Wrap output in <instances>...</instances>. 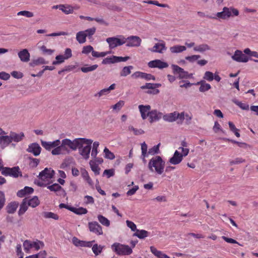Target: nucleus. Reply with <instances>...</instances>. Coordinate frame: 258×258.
Listing matches in <instances>:
<instances>
[{
	"instance_id": "64",
	"label": "nucleus",
	"mask_w": 258,
	"mask_h": 258,
	"mask_svg": "<svg viewBox=\"0 0 258 258\" xmlns=\"http://www.w3.org/2000/svg\"><path fill=\"white\" fill-rule=\"evenodd\" d=\"M124 104V102L123 101L120 100L118 101L117 103H116L115 105H113L112 106V108L114 110L117 109L119 110L122 107Z\"/></svg>"
},
{
	"instance_id": "57",
	"label": "nucleus",
	"mask_w": 258,
	"mask_h": 258,
	"mask_svg": "<svg viewBox=\"0 0 258 258\" xmlns=\"http://www.w3.org/2000/svg\"><path fill=\"white\" fill-rule=\"evenodd\" d=\"M115 60L114 58H113V55L107 57L103 59L102 61V63L103 64H110V63H114Z\"/></svg>"
},
{
	"instance_id": "10",
	"label": "nucleus",
	"mask_w": 258,
	"mask_h": 258,
	"mask_svg": "<svg viewBox=\"0 0 258 258\" xmlns=\"http://www.w3.org/2000/svg\"><path fill=\"white\" fill-rule=\"evenodd\" d=\"M167 49L165 46V42L162 40H159V42L155 43L154 46L149 49L152 52L163 53Z\"/></svg>"
},
{
	"instance_id": "18",
	"label": "nucleus",
	"mask_w": 258,
	"mask_h": 258,
	"mask_svg": "<svg viewBox=\"0 0 258 258\" xmlns=\"http://www.w3.org/2000/svg\"><path fill=\"white\" fill-rule=\"evenodd\" d=\"M139 109L141 115V117L143 120L146 119L147 117H149L151 111L150 105H140L139 106Z\"/></svg>"
},
{
	"instance_id": "58",
	"label": "nucleus",
	"mask_w": 258,
	"mask_h": 258,
	"mask_svg": "<svg viewBox=\"0 0 258 258\" xmlns=\"http://www.w3.org/2000/svg\"><path fill=\"white\" fill-rule=\"evenodd\" d=\"M159 145L154 146L152 148L150 149L148 151V154L151 155H154L159 152Z\"/></svg>"
},
{
	"instance_id": "12",
	"label": "nucleus",
	"mask_w": 258,
	"mask_h": 258,
	"mask_svg": "<svg viewBox=\"0 0 258 258\" xmlns=\"http://www.w3.org/2000/svg\"><path fill=\"white\" fill-rule=\"evenodd\" d=\"M148 66L151 68H157L160 69L166 68L168 67V64L167 62L162 61L160 59H155L150 61L148 62Z\"/></svg>"
},
{
	"instance_id": "39",
	"label": "nucleus",
	"mask_w": 258,
	"mask_h": 258,
	"mask_svg": "<svg viewBox=\"0 0 258 258\" xmlns=\"http://www.w3.org/2000/svg\"><path fill=\"white\" fill-rule=\"evenodd\" d=\"M42 215L46 219L52 218L54 220H58L59 218L57 215L51 212H44L42 213Z\"/></svg>"
},
{
	"instance_id": "36",
	"label": "nucleus",
	"mask_w": 258,
	"mask_h": 258,
	"mask_svg": "<svg viewBox=\"0 0 258 258\" xmlns=\"http://www.w3.org/2000/svg\"><path fill=\"white\" fill-rule=\"evenodd\" d=\"M133 69L132 66L124 67L120 72V77H126L131 73V70Z\"/></svg>"
},
{
	"instance_id": "55",
	"label": "nucleus",
	"mask_w": 258,
	"mask_h": 258,
	"mask_svg": "<svg viewBox=\"0 0 258 258\" xmlns=\"http://www.w3.org/2000/svg\"><path fill=\"white\" fill-rule=\"evenodd\" d=\"M200 58H201V56L200 55H192L191 56H186L185 59L190 62H194Z\"/></svg>"
},
{
	"instance_id": "26",
	"label": "nucleus",
	"mask_w": 258,
	"mask_h": 258,
	"mask_svg": "<svg viewBox=\"0 0 258 258\" xmlns=\"http://www.w3.org/2000/svg\"><path fill=\"white\" fill-rule=\"evenodd\" d=\"M34 189L33 188L29 186H25L24 189L19 190L17 195L19 197L22 198L26 196L27 194L32 193Z\"/></svg>"
},
{
	"instance_id": "60",
	"label": "nucleus",
	"mask_w": 258,
	"mask_h": 258,
	"mask_svg": "<svg viewBox=\"0 0 258 258\" xmlns=\"http://www.w3.org/2000/svg\"><path fill=\"white\" fill-rule=\"evenodd\" d=\"M113 58H114L115 63H116L121 61H126L130 58V57L128 56L122 57L113 55Z\"/></svg>"
},
{
	"instance_id": "41",
	"label": "nucleus",
	"mask_w": 258,
	"mask_h": 258,
	"mask_svg": "<svg viewBox=\"0 0 258 258\" xmlns=\"http://www.w3.org/2000/svg\"><path fill=\"white\" fill-rule=\"evenodd\" d=\"M232 102L242 110H248L249 109V105L246 103H242L236 99L232 100Z\"/></svg>"
},
{
	"instance_id": "52",
	"label": "nucleus",
	"mask_w": 258,
	"mask_h": 258,
	"mask_svg": "<svg viewBox=\"0 0 258 258\" xmlns=\"http://www.w3.org/2000/svg\"><path fill=\"white\" fill-rule=\"evenodd\" d=\"M203 78L208 81H212L214 80V74L210 71L205 72Z\"/></svg>"
},
{
	"instance_id": "37",
	"label": "nucleus",
	"mask_w": 258,
	"mask_h": 258,
	"mask_svg": "<svg viewBox=\"0 0 258 258\" xmlns=\"http://www.w3.org/2000/svg\"><path fill=\"white\" fill-rule=\"evenodd\" d=\"M98 66L97 64H94L92 66H88V64H86L84 67H81L80 70L81 71L85 73H87L89 72H92L95 70Z\"/></svg>"
},
{
	"instance_id": "4",
	"label": "nucleus",
	"mask_w": 258,
	"mask_h": 258,
	"mask_svg": "<svg viewBox=\"0 0 258 258\" xmlns=\"http://www.w3.org/2000/svg\"><path fill=\"white\" fill-rule=\"evenodd\" d=\"M54 171L51 168H45L40 172L38 175L37 185L39 186H45L49 183V180L53 177Z\"/></svg>"
},
{
	"instance_id": "61",
	"label": "nucleus",
	"mask_w": 258,
	"mask_h": 258,
	"mask_svg": "<svg viewBox=\"0 0 258 258\" xmlns=\"http://www.w3.org/2000/svg\"><path fill=\"white\" fill-rule=\"evenodd\" d=\"M114 174V171L113 169H106L104 171L103 175H106L107 178H110L113 176Z\"/></svg>"
},
{
	"instance_id": "63",
	"label": "nucleus",
	"mask_w": 258,
	"mask_h": 258,
	"mask_svg": "<svg viewBox=\"0 0 258 258\" xmlns=\"http://www.w3.org/2000/svg\"><path fill=\"white\" fill-rule=\"evenodd\" d=\"M109 92L107 88L103 89L94 95L95 97H100L103 95L108 94Z\"/></svg>"
},
{
	"instance_id": "17",
	"label": "nucleus",
	"mask_w": 258,
	"mask_h": 258,
	"mask_svg": "<svg viewBox=\"0 0 258 258\" xmlns=\"http://www.w3.org/2000/svg\"><path fill=\"white\" fill-rule=\"evenodd\" d=\"M93 242H94V240L91 241L80 240L76 237H74L72 238V242L76 246L90 247L92 246Z\"/></svg>"
},
{
	"instance_id": "32",
	"label": "nucleus",
	"mask_w": 258,
	"mask_h": 258,
	"mask_svg": "<svg viewBox=\"0 0 258 258\" xmlns=\"http://www.w3.org/2000/svg\"><path fill=\"white\" fill-rule=\"evenodd\" d=\"M84 31H79L76 34V39L78 42L82 44L86 41V36Z\"/></svg>"
},
{
	"instance_id": "56",
	"label": "nucleus",
	"mask_w": 258,
	"mask_h": 258,
	"mask_svg": "<svg viewBox=\"0 0 258 258\" xmlns=\"http://www.w3.org/2000/svg\"><path fill=\"white\" fill-rule=\"evenodd\" d=\"M18 16L21 15L24 16L28 18H31L34 16V14L32 12L27 11H22L17 13Z\"/></svg>"
},
{
	"instance_id": "16",
	"label": "nucleus",
	"mask_w": 258,
	"mask_h": 258,
	"mask_svg": "<svg viewBox=\"0 0 258 258\" xmlns=\"http://www.w3.org/2000/svg\"><path fill=\"white\" fill-rule=\"evenodd\" d=\"M41 143L43 147L46 150L50 151L52 149H54L60 144L59 140H56L53 142H46L43 140L41 141Z\"/></svg>"
},
{
	"instance_id": "40",
	"label": "nucleus",
	"mask_w": 258,
	"mask_h": 258,
	"mask_svg": "<svg viewBox=\"0 0 258 258\" xmlns=\"http://www.w3.org/2000/svg\"><path fill=\"white\" fill-rule=\"evenodd\" d=\"M198 84H200L199 90L201 92H204L209 90L211 88V85L209 84L206 83L205 81H201Z\"/></svg>"
},
{
	"instance_id": "3",
	"label": "nucleus",
	"mask_w": 258,
	"mask_h": 258,
	"mask_svg": "<svg viewBox=\"0 0 258 258\" xmlns=\"http://www.w3.org/2000/svg\"><path fill=\"white\" fill-rule=\"evenodd\" d=\"M165 167V162L159 156L152 158L149 162L148 168L149 170L153 172L154 170L159 174H161Z\"/></svg>"
},
{
	"instance_id": "1",
	"label": "nucleus",
	"mask_w": 258,
	"mask_h": 258,
	"mask_svg": "<svg viewBox=\"0 0 258 258\" xmlns=\"http://www.w3.org/2000/svg\"><path fill=\"white\" fill-rule=\"evenodd\" d=\"M92 143L93 140L91 139L85 138L75 139L74 140V147H75L73 151H76L78 148H81L83 147V145H85V147L82 148L79 151L83 158L87 160L89 158Z\"/></svg>"
},
{
	"instance_id": "28",
	"label": "nucleus",
	"mask_w": 258,
	"mask_h": 258,
	"mask_svg": "<svg viewBox=\"0 0 258 258\" xmlns=\"http://www.w3.org/2000/svg\"><path fill=\"white\" fill-rule=\"evenodd\" d=\"M170 51L172 53H177L182 52L186 49V48L184 46L176 45L170 47Z\"/></svg>"
},
{
	"instance_id": "38",
	"label": "nucleus",
	"mask_w": 258,
	"mask_h": 258,
	"mask_svg": "<svg viewBox=\"0 0 258 258\" xmlns=\"http://www.w3.org/2000/svg\"><path fill=\"white\" fill-rule=\"evenodd\" d=\"M27 203L28 206L32 208H35L39 204V201L37 197L35 196L30 200H27Z\"/></svg>"
},
{
	"instance_id": "45",
	"label": "nucleus",
	"mask_w": 258,
	"mask_h": 258,
	"mask_svg": "<svg viewBox=\"0 0 258 258\" xmlns=\"http://www.w3.org/2000/svg\"><path fill=\"white\" fill-rule=\"evenodd\" d=\"M24 249L26 252L29 253L30 249L32 248V241L26 240L23 242Z\"/></svg>"
},
{
	"instance_id": "33",
	"label": "nucleus",
	"mask_w": 258,
	"mask_h": 258,
	"mask_svg": "<svg viewBox=\"0 0 258 258\" xmlns=\"http://www.w3.org/2000/svg\"><path fill=\"white\" fill-rule=\"evenodd\" d=\"M59 10L64 13L66 14H72L74 12V8L70 5H59Z\"/></svg>"
},
{
	"instance_id": "27",
	"label": "nucleus",
	"mask_w": 258,
	"mask_h": 258,
	"mask_svg": "<svg viewBox=\"0 0 258 258\" xmlns=\"http://www.w3.org/2000/svg\"><path fill=\"white\" fill-rule=\"evenodd\" d=\"M178 113L174 112L169 114L163 115V118L165 121L172 122L178 118Z\"/></svg>"
},
{
	"instance_id": "19",
	"label": "nucleus",
	"mask_w": 258,
	"mask_h": 258,
	"mask_svg": "<svg viewBox=\"0 0 258 258\" xmlns=\"http://www.w3.org/2000/svg\"><path fill=\"white\" fill-rule=\"evenodd\" d=\"M11 143L12 142H19L22 141L25 137L23 133H20V134H17L15 132H11L9 135Z\"/></svg>"
},
{
	"instance_id": "15",
	"label": "nucleus",
	"mask_w": 258,
	"mask_h": 258,
	"mask_svg": "<svg viewBox=\"0 0 258 258\" xmlns=\"http://www.w3.org/2000/svg\"><path fill=\"white\" fill-rule=\"evenodd\" d=\"M163 113L156 109H153L151 110L149 114V122L152 123L153 122L157 121L159 120L162 117H163Z\"/></svg>"
},
{
	"instance_id": "2",
	"label": "nucleus",
	"mask_w": 258,
	"mask_h": 258,
	"mask_svg": "<svg viewBox=\"0 0 258 258\" xmlns=\"http://www.w3.org/2000/svg\"><path fill=\"white\" fill-rule=\"evenodd\" d=\"M74 140L72 141L69 139H65L61 141L59 145L53 149L51 153L53 155L66 154L70 152V149L72 150L74 149Z\"/></svg>"
},
{
	"instance_id": "24",
	"label": "nucleus",
	"mask_w": 258,
	"mask_h": 258,
	"mask_svg": "<svg viewBox=\"0 0 258 258\" xmlns=\"http://www.w3.org/2000/svg\"><path fill=\"white\" fill-rule=\"evenodd\" d=\"M11 141L9 136H0V148L4 149L7 147L10 143Z\"/></svg>"
},
{
	"instance_id": "11",
	"label": "nucleus",
	"mask_w": 258,
	"mask_h": 258,
	"mask_svg": "<svg viewBox=\"0 0 258 258\" xmlns=\"http://www.w3.org/2000/svg\"><path fill=\"white\" fill-rule=\"evenodd\" d=\"M88 227L90 231L98 235L103 234L102 227L96 221L91 222L88 223Z\"/></svg>"
},
{
	"instance_id": "22",
	"label": "nucleus",
	"mask_w": 258,
	"mask_h": 258,
	"mask_svg": "<svg viewBox=\"0 0 258 258\" xmlns=\"http://www.w3.org/2000/svg\"><path fill=\"white\" fill-rule=\"evenodd\" d=\"M231 15V12L229 9L227 7H224L222 12H218L216 14L217 17L222 19H227L230 17Z\"/></svg>"
},
{
	"instance_id": "53",
	"label": "nucleus",
	"mask_w": 258,
	"mask_h": 258,
	"mask_svg": "<svg viewBox=\"0 0 258 258\" xmlns=\"http://www.w3.org/2000/svg\"><path fill=\"white\" fill-rule=\"evenodd\" d=\"M104 153L105 154V157L109 159H113L115 158V156L113 153L111 152L108 149L105 148L104 150Z\"/></svg>"
},
{
	"instance_id": "31",
	"label": "nucleus",
	"mask_w": 258,
	"mask_h": 258,
	"mask_svg": "<svg viewBox=\"0 0 258 258\" xmlns=\"http://www.w3.org/2000/svg\"><path fill=\"white\" fill-rule=\"evenodd\" d=\"M28 205L27 199L26 198L23 199L22 203L20 205V208L18 211V214L19 215L24 214V213L27 210Z\"/></svg>"
},
{
	"instance_id": "42",
	"label": "nucleus",
	"mask_w": 258,
	"mask_h": 258,
	"mask_svg": "<svg viewBox=\"0 0 258 258\" xmlns=\"http://www.w3.org/2000/svg\"><path fill=\"white\" fill-rule=\"evenodd\" d=\"M98 220L99 221V222L103 225L106 227H109L110 226L109 220L105 217H104L103 216L101 215H99L98 216Z\"/></svg>"
},
{
	"instance_id": "14",
	"label": "nucleus",
	"mask_w": 258,
	"mask_h": 258,
	"mask_svg": "<svg viewBox=\"0 0 258 258\" xmlns=\"http://www.w3.org/2000/svg\"><path fill=\"white\" fill-rule=\"evenodd\" d=\"M232 58L237 62H246L248 61L247 56L239 50L235 51L234 55L232 56Z\"/></svg>"
},
{
	"instance_id": "62",
	"label": "nucleus",
	"mask_w": 258,
	"mask_h": 258,
	"mask_svg": "<svg viewBox=\"0 0 258 258\" xmlns=\"http://www.w3.org/2000/svg\"><path fill=\"white\" fill-rule=\"evenodd\" d=\"M126 223L127 227H129L131 229L132 231H136V230H137V226L134 222H133L131 221H129V220H126Z\"/></svg>"
},
{
	"instance_id": "25",
	"label": "nucleus",
	"mask_w": 258,
	"mask_h": 258,
	"mask_svg": "<svg viewBox=\"0 0 258 258\" xmlns=\"http://www.w3.org/2000/svg\"><path fill=\"white\" fill-rule=\"evenodd\" d=\"M211 49L210 46L207 44H202L199 45H197L194 47V50L195 51L203 53L205 51L209 50Z\"/></svg>"
},
{
	"instance_id": "29",
	"label": "nucleus",
	"mask_w": 258,
	"mask_h": 258,
	"mask_svg": "<svg viewBox=\"0 0 258 258\" xmlns=\"http://www.w3.org/2000/svg\"><path fill=\"white\" fill-rule=\"evenodd\" d=\"M47 63H48V62L46 61L43 57H38L36 59L32 60V61L29 63V65L32 67H34L36 66Z\"/></svg>"
},
{
	"instance_id": "49",
	"label": "nucleus",
	"mask_w": 258,
	"mask_h": 258,
	"mask_svg": "<svg viewBox=\"0 0 258 258\" xmlns=\"http://www.w3.org/2000/svg\"><path fill=\"white\" fill-rule=\"evenodd\" d=\"M30 160L29 165L32 168H35L39 163L40 160L37 158L29 157Z\"/></svg>"
},
{
	"instance_id": "46",
	"label": "nucleus",
	"mask_w": 258,
	"mask_h": 258,
	"mask_svg": "<svg viewBox=\"0 0 258 258\" xmlns=\"http://www.w3.org/2000/svg\"><path fill=\"white\" fill-rule=\"evenodd\" d=\"M55 59L56 60L52 62V64L53 65H58L62 63L64 61V60L66 59L64 56L62 55H57L55 57Z\"/></svg>"
},
{
	"instance_id": "50",
	"label": "nucleus",
	"mask_w": 258,
	"mask_h": 258,
	"mask_svg": "<svg viewBox=\"0 0 258 258\" xmlns=\"http://www.w3.org/2000/svg\"><path fill=\"white\" fill-rule=\"evenodd\" d=\"M90 165L92 170L94 172L95 175H99L100 173V168L98 166L94 164L92 161L90 162Z\"/></svg>"
},
{
	"instance_id": "48",
	"label": "nucleus",
	"mask_w": 258,
	"mask_h": 258,
	"mask_svg": "<svg viewBox=\"0 0 258 258\" xmlns=\"http://www.w3.org/2000/svg\"><path fill=\"white\" fill-rule=\"evenodd\" d=\"M96 30V29L95 27H92L86 29L84 31V32H85V34H86V37H88L89 38H90L95 34Z\"/></svg>"
},
{
	"instance_id": "43",
	"label": "nucleus",
	"mask_w": 258,
	"mask_h": 258,
	"mask_svg": "<svg viewBox=\"0 0 258 258\" xmlns=\"http://www.w3.org/2000/svg\"><path fill=\"white\" fill-rule=\"evenodd\" d=\"M99 143L98 142H95L93 144L92 150L91 152V156L93 158H95L97 155V149L99 147Z\"/></svg>"
},
{
	"instance_id": "51",
	"label": "nucleus",
	"mask_w": 258,
	"mask_h": 258,
	"mask_svg": "<svg viewBox=\"0 0 258 258\" xmlns=\"http://www.w3.org/2000/svg\"><path fill=\"white\" fill-rule=\"evenodd\" d=\"M44 246V243L43 242L37 240L36 241L32 242V248L34 247L36 250H38L40 247Z\"/></svg>"
},
{
	"instance_id": "59",
	"label": "nucleus",
	"mask_w": 258,
	"mask_h": 258,
	"mask_svg": "<svg viewBox=\"0 0 258 258\" xmlns=\"http://www.w3.org/2000/svg\"><path fill=\"white\" fill-rule=\"evenodd\" d=\"M93 50V47L91 45H87L86 46H84L82 50V53L84 54H88L90 52H92Z\"/></svg>"
},
{
	"instance_id": "8",
	"label": "nucleus",
	"mask_w": 258,
	"mask_h": 258,
	"mask_svg": "<svg viewBox=\"0 0 258 258\" xmlns=\"http://www.w3.org/2000/svg\"><path fill=\"white\" fill-rule=\"evenodd\" d=\"M2 174L5 176L9 175L15 178L18 177L19 175L22 176L18 166L13 168L5 167L2 171Z\"/></svg>"
},
{
	"instance_id": "54",
	"label": "nucleus",
	"mask_w": 258,
	"mask_h": 258,
	"mask_svg": "<svg viewBox=\"0 0 258 258\" xmlns=\"http://www.w3.org/2000/svg\"><path fill=\"white\" fill-rule=\"evenodd\" d=\"M147 148L148 146L145 142H144L141 144L142 156L143 158H145L147 156Z\"/></svg>"
},
{
	"instance_id": "5",
	"label": "nucleus",
	"mask_w": 258,
	"mask_h": 258,
	"mask_svg": "<svg viewBox=\"0 0 258 258\" xmlns=\"http://www.w3.org/2000/svg\"><path fill=\"white\" fill-rule=\"evenodd\" d=\"M112 251L119 255H128L133 252V250L128 245L115 242L111 245Z\"/></svg>"
},
{
	"instance_id": "20",
	"label": "nucleus",
	"mask_w": 258,
	"mask_h": 258,
	"mask_svg": "<svg viewBox=\"0 0 258 258\" xmlns=\"http://www.w3.org/2000/svg\"><path fill=\"white\" fill-rule=\"evenodd\" d=\"M183 158L180 153L177 150H176L172 157L169 159V162L173 165H177L179 164L182 160Z\"/></svg>"
},
{
	"instance_id": "6",
	"label": "nucleus",
	"mask_w": 258,
	"mask_h": 258,
	"mask_svg": "<svg viewBox=\"0 0 258 258\" xmlns=\"http://www.w3.org/2000/svg\"><path fill=\"white\" fill-rule=\"evenodd\" d=\"M124 37L122 35L119 36V38L112 37H108L106 39V41L109 44V47L110 49H113L118 46L122 45L125 43Z\"/></svg>"
},
{
	"instance_id": "23",
	"label": "nucleus",
	"mask_w": 258,
	"mask_h": 258,
	"mask_svg": "<svg viewBox=\"0 0 258 258\" xmlns=\"http://www.w3.org/2000/svg\"><path fill=\"white\" fill-rule=\"evenodd\" d=\"M47 188L52 191L58 192L59 195H61L65 192L61 186L57 183H54L51 185H49L47 186Z\"/></svg>"
},
{
	"instance_id": "9",
	"label": "nucleus",
	"mask_w": 258,
	"mask_h": 258,
	"mask_svg": "<svg viewBox=\"0 0 258 258\" xmlns=\"http://www.w3.org/2000/svg\"><path fill=\"white\" fill-rule=\"evenodd\" d=\"M125 43L127 47H138L141 45L142 40L137 36H131L127 38L124 37Z\"/></svg>"
},
{
	"instance_id": "13",
	"label": "nucleus",
	"mask_w": 258,
	"mask_h": 258,
	"mask_svg": "<svg viewBox=\"0 0 258 258\" xmlns=\"http://www.w3.org/2000/svg\"><path fill=\"white\" fill-rule=\"evenodd\" d=\"M27 152L33 154L35 156L40 155L41 148L38 143H33L30 144L26 150Z\"/></svg>"
},
{
	"instance_id": "47",
	"label": "nucleus",
	"mask_w": 258,
	"mask_h": 258,
	"mask_svg": "<svg viewBox=\"0 0 258 258\" xmlns=\"http://www.w3.org/2000/svg\"><path fill=\"white\" fill-rule=\"evenodd\" d=\"M40 42H39L37 45H38V47L39 49L43 52L44 54H47L48 55H51L53 52L54 50L50 49H47L46 46L44 45H42L41 46H39Z\"/></svg>"
},
{
	"instance_id": "21",
	"label": "nucleus",
	"mask_w": 258,
	"mask_h": 258,
	"mask_svg": "<svg viewBox=\"0 0 258 258\" xmlns=\"http://www.w3.org/2000/svg\"><path fill=\"white\" fill-rule=\"evenodd\" d=\"M18 56L23 62H28L30 60V55L27 49H24L18 53Z\"/></svg>"
},
{
	"instance_id": "30",
	"label": "nucleus",
	"mask_w": 258,
	"mask_h": 258,
	"mask_svg": "<svg viewBox=\"0 0 258 258\" xmlns=\"http://www.w3.org/2000/svg\"><path fill=\"white\" fill-rule=\"evenodd\" d=\"M149 232L145 230L137 229L134 234V236L138 237L140 239H144L149 236Z\"/></svg>"
},
{
	"instance_id": "34",
	"label": "nucleus",
	"mask_w": 258,
	"mask_h": 258,
	"mask_svg": "<svg viewBox=\"0 0 258 258\" xmlns=\"http://www.w3.org/2000/svg\"><path fill=\"white\" fill-rule=\"evenodd\" d=\"M69 210L77 215L86 214L88 212L87 210L83 207H80L79 208L75 207L70 208Z\"/></svg>"
},
{
	"instance_id": "35",
	"label": "nucleus",
	"mask_w": 258,
	"mask_h": 258,
	"mask_svg": "<svg viewBox=\"0 0 258 258\" xmlns=\"http://www.w3.org/2000/svg\"><path fill=\"white\" fill-rule=\"evenodd\" d=\"M18 207V203L12 202L10 203L7 207V212L9 214H13L15 212Z\"/></svg>"
},
{
	"instance_id": "44",
	"label": "nucleus",
	"mask_w": 258,
	"mask_h": 258,
	"mask_svg": "<svg viewBox=\"0 0 258 258\" xmlns=\"http://www.w3.org/2000/svg\"><path fill=\"white\" fill-rule=\"evenodd\" d=\"M103 246L101 245H98L97 244H95L92 246V251L94 253L97 255L102 252Z\"/></svg>"
},
{
	"instance_id": "7",
	"label": "nucleus",
	"mask_w": 258,
	"mask_h": 258,
	"mask_svg": "<svg viewBox=\"0 0 258 258\" xmlns=\"http://www.w3.org/2000/svg\"><path fill=\"white\" fill-rule=\"evenodd\" d=\"M171 67L173 70V73L174 75H178V77L181 79H187L192 77V74H188L187 72L185 71L182 68L179 66L172 64Z\"/></svg>"
}]
</instances>
